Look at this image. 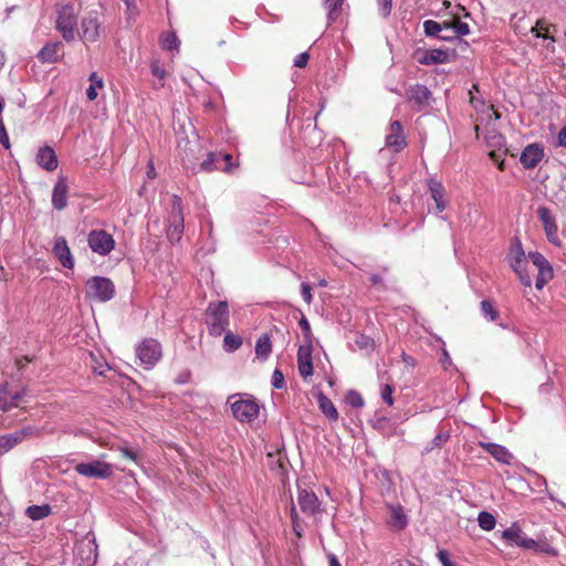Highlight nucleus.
<instances>
[{
	"mask_svg": "<svg viewBox=\"0 0 566 566\" xmlns=\"http://www.w3.org/2000/svg\"><path fill=\"white\" fill-rule=\"evenodd\" d=\"M449 436L446 434V436H442V434H438L434 439H433V442L437 447H440L443 442H446L448 440Z\"/></svg>",
	"mask_w": 566,
	"mask_h": 566,
	"instance_id": "nucleus-63",
	"label": "nucleus"
},
{
	"mask_svg": "<svg viewBox=\"0 0 566 566\" xmlns=\"http://www.w3.org/2000/svg\"><path fill=\"white\" fill-rule=\"evenodd\" d=\"M75 471L80 475L98 479H107L113 474L112 465L103 461L78 463L75 465Z\"/></svg>",
	"mask_w": 566,
	"mask_h": 566,
	"instance_id": "nucleus-11",
	"label": "nucleus"
},
{
	"mask_svg": "<svg viewBox=\"0 0 566 566\" xmlns=\"http://www.w3.org/2000/svg\"><path fill=\"white\" fill-rule=\"evenodd\" d=\"M196 147H197V145H190L189 147H186V149H185V156L182 157V160L187 168L193 169L196 166V160H195L196 158L193 156Z\"/></svg>",
	"mask_w": 566,
	"mask_h": 566,
	"instance_id": "nucleus-44",
	"label": "nucleus"
},
{
	"mask_svg": "<svg viewBox=\"0 0 566 566\" xmlns=\"http://www.w3.org/2000/svg\"><path fill=\"white\" fill-rule=\"evenodd\" d=\"M389 510H390V517L388 521L389 525L394 530H397V531L403 530L407 525V517H406V514L403 513L402 507L399 505L398 506L390 505Z\"/></svg>",
	"mask_w": 566,
	"mask_h": 566,
	"instance_id": "nucleus-28",
	"label": "nucleus"
},
{
	"mask_svg": "<svg viewBox=\"0 0 566 566\" xmlns=\"http://www.w3.org/2000/svg\"><path fill=\"white\" fill-rule=\"evenodd\" d=\"M31 361H32V358H30L29 356H23L21 358L15 359V366L19 370H22L25 367V365Z\"/></svg>",
	"mask_w": 566,
	"mask_h": 566,
	"instance_id": "nucleus-58",
	"label": "nucleus"
},
{
	"mask_svg": "<svg viewBox=\"0 0 566 566\" xmlns=\"http://www.w3.org/2000/svg\"><path fill=\"white\" fill-rule=\"evenodd\" d=\"M115 295L114 283L104 276H93L86 281L85 296L88 300L105 303Z\"/></svg>",
	"mask_w": 566,
	"mask_h": 566,
	"instance_id": "nucleus-5",
	"label": "nucleus"
},
{
	"mask_svg": "<svg viewBox=\"0 0 566 566\" xmlns=\"http://www.w3.org/2000/svg\"><path fill=\"white\" fill-rule=\"evenodd\" d=\"M438 558L441 562L442 566H455L449 558V554L444 549H440L438 552Z\"/></svg>",
	"mask_w": 566,
	"mask_h": 566,
	"instance_id": "nucleus-57",
	"label": "nucleus"
},
{
	"mask_svg": "<svg viewBox=\"0 0 566 566\" xmlns=\"http://www.w3.org/2000/svg\"><path fill=\"white\" fill-rule=\"evenodd\" d=\"M36 164L48 170L53 171L56 169L59 160L54 149L50 146L40 147L35 156Z\"/></svg>",
	"mask_w": 566,
	"mask_h": 566,
	"instance_id": "nucleus-21",
	"label": "nucleus"
},
{
	"mask_svg": "<svg viewBox=\"0 0 566 566\" xmlns=\"http://www.w3.org/2000/svg\"><path fill=\"white\" fill-rule=\"evenodd\" d=\"M77 15L78 10L70 2L56 6L55 28L67 42L75 39Z\"/></svg>",
	"mask_w": 566,
	"mask_h": 566,
	"instance_id": "nucleus-3",
	"label": "nucleus"
},
{
	"mask_svg": "<svg viewBox=\"0 0 566 566\" xmlns=\"http://www.w3.org/2000/svg\"><path fill=\"white\" fill-rule=\"evenodd\" d=\"M325 6L328 9L327 21L328 24L336 22L343 11V4H339L335 0H325Z\"/></svg>",
	"mask_w": 566,
	"mask_h": 566,
	"instance_id": "nucleus-34",
	"label": "nucleus"
},
{
	"mask_svg": "<svg viewBox=\"0 0 566 566\" xmlns=\"http://www.w3.org/2000/svg\"><path fill=\"white\" fill-rule=\"evenodd\" d=\"M544 157V148L539 144L527 145L520 157V161L525 169L535 168Z\"/></svg>",
	"mask_w": 566,
	"mask_h": 566,
	"instance_id": "nucleus-16",
	"label": "nucleus"
},
{
	"mask_svg": "<svg viewBox=\"0 0 566 566\" xmlns=\"http://www.w3.org/2000/svg\"><path fill=\"white\" fill-rule=\"evenodd\" d=\"M185 229V218L182 211V200L179 196H174L171 200V211L167 220L166 235L170 243H177L181 240Z\"/></svg>",
	"mask_w": 566,
	"mask_h": 566,
	"instance_id": "nucleus-4",
	"label": "nucleus"
},
{
	"mask_svg": "<svg viewBox=\"0 0 566 566\" xmlns=\"http://www.w3.org/2000/svg\"><path fill=\"white\" fill-rule=\"evenodd\" d=\"M548 31V28L544 25L543 20H538L536 22V25L532 28L531 32L536 38H544V39H551L552 41H555L553 36H549L546 32Z\"/></svg>",
	"mask_w": 566,
	"mask_h": 566,
	"instance_id": "nucleus-45",
	"label": "nucleus"
},
{
	"mask_svg": "<svg viewBox=\"0 0 566 566\" xmlns=\"http://www.w3.org/2000/svg\"><path fill=\"white\" fill-rule=\"evenodd\" d=\"M147 177L154 179L156 177V170L153 161L150 160L147 166Z\"/></svg>",
	"mask_w": 566,
	"mask_h": 566,
	"instance_id": "nucleus-61",
	"label": "nucleus"
},
{
	"mask_svg": "<svg viewBox=\"0 0 566 566\" xmlns=\"http://www.w3.org/2000/svg\"><path fill=\"white\" fill-rule=\"evenodd\" d=\"M312 287L310 284L307 283H302L301 284V292H302V296H303V300L305 301L306 304H311L312 301H313V296H312Z\"/></svg>",
	"mask_w": 566,
	"mask_h": 566,
	"instance_id": "nucleus-54",
	"label": "nucleus"
},
{
	"mask_svg": "<svg viewBox=\"0 0 566 566\" xmlns=\"http://www.w3.org/2000/svg\"><path fill=\"white\" fill-rule=\"evenodd\" d=\"M328 566H342L338 558L334 554L328 555Z\"/></svg>",
	"mask_w": 566,
	"mask_h": 566,
	"instance_id": "nucleus-64",
	"label": "nucleus"
},
{
	"mask_svg": "<svg viewBox=\"0 0 566 566\" xmlns=\"http://www.w3.org/2000/svg\"><path fill=\"white\" fill-rule=\"evenodd\" d=\"M178 44H179L178 38L174 32L166 34L161 39V46L164 50H167V51L177 50Z\"/></svg>",
	"mask_w": 566,
	"mask_h": 566,
	"instance_id": "nucleus-42",
	"label": "nucleus"
},
{
	"mask_svg": "<svg viewBox=\"0 0 566 566\" xmlns=\"http://www.w3.org/2000/svg\"><path fill=\"white\" fill-rule=\"evenodd\" d=\"M479 526L484 531H492L495 527L496 520L489 512H481L478 516Z\"/></svg>",
	"mask_w": 566,
	"mask_h": 566,
	"instance_id": "nucleus-39",
	"label": "nucleus"
},
{
	"mask_svg": "<svg viewBox=\"0 0 566 566\" xmlns=\"http://www.w3.org/2000/svg\"><path fill=\"white\" fill-rule=\"evenodd\" d=\"M88 247L94 253L107 255L115 247L113 237L105 230H92L87 237Z\"/></svg>",
	"mask_w": 566,
	"mask_h": 566,
	"instance_id": "nucleus-8",
	"label": "nucleus"
},
{
	"mask_svg": "<svg viewBox=\"0 0 566 566\" xmlns=\"http://www.w3.org/2000/svg\"><path fill=\"white\" fill-rule=\"evenodd\" d=\"M527 549H533L549 556H557L558 554L557 549L547 541H534V545L528 546Z\"/></svg>",
	"mask_w": 566,
	"mask_h": 566,
	"instance_id": "nucleus-37",
	"label": "nucleus"
},
{
	"mask_svg": "<svg viewBox=\"0 0 566 566\" xmlns=\"http://www.w3.org/2000/svg\"><path fill=\"white\" fill-rule=\"evenodd\" d=\"M503 538H505V539H507V541H510L512 543H515L517 546L523 547V548H528V546L534 545V539L533 538H528L521 531V528L516 527V526H512V527L506 528L503 532Z\"/></svg>",
	"mask_w": 566,
	"mask_h": 566,
	"instance_id": "nucleus-26",
	"label": "nucleus"
},
{
	"mask_svg": "<svg viewBox=\"0 0 566 566\" xmlns=\"http://www.w3.org/2000/svg\"><path fill=\"white\" fill-rule=\"evenodd\" d=\"M150 70L155 77L158 78L159 85L157 87H164L165 85V78L167 76V71L163 66L159 60H153L150 63Z\"/></svg>",
	"mask_w": 566,
	"mask_h": 566,
	"instance_id": "nucleus-38",
	"label": "nucleus"
},
{
	"mask_svg": "<svg viewBox=\"0 0 566 566\" xmlns=\"http://www.w3.org/2000/svg\"><path fill=\"white\" fill-rule=\"evenodd\" d=\"M558 143L560 146L566 147V125L560 129L558 134Z\"/></svg>",
	"mask_w": 566,
	"mask_h": 566,
	"instance_id": "nucleus-60",
	"label": "nucleus"
},
{
	"mask_svg": "<svg viewBox=\"0 0 566 566\" xmlns=\"http://www.w3.org/2000/svg\"><path fill=\"white\" fill-rule=\"evenodd\" d=\"M415 59L422 65L447 63L449 62V53L441 49L418 50L415 53Z\"/></svg>",
	"mask_w": 566,
	"mask_h": 566,
	"instance_id": "nucleus-17",
	"label": "nucleus"
},
{
	"mask_svg": "<svg viewBox=\"0 0 566 566\" xmlns=\"http://www.w3.org/2000/svg\"><path fill=\"white\" fill-rule=\"evenodd\" d=\"M51 506L49 504L44 505H30L25 510V514L33 521L42 520L51 514Z\"/></svg>",
	"mask_w": 566,
	"mask_h": 566,
	"instance_id": "nucleus-30",
	"label": "nucleus"
},
{
	"mask_svg": "<svg viewBox=\"0 0 566 566\" xmlns=\"http://www.w3.org/2000/svg\"><path fill=\"white\" fill-rule=\"evenodd\" d=\"M272 385L276 389H281L283 387V385H284V376H283V374L279 369H275L273 371Z\"/></svg>",
	"mask_w": 566,
	"mask_h": 566,
	"instance_id": "nucleus-53",
	"label": "nucleus"
},
{
	"mask_svg": "<svg viewBox=\"0 0 566 566\" xmlns=\"http://www.w3.org/2000/svg\"><path fill=\"white\" fill-rule=\"evenodd\" d=\"M432 93L422 84L410 85L406 90V99L411 103L417 112L423 111L430 105Z\"/></svg>",
	"mask_w": 566,
	"mask_h": 566,
	"instance_id": "nucleus-10",
	"label": "nucleus"
},
{
	"mask_svg": "<svg viewBox=\"0 0 566 566\" xmlns=\"http://www.w3.org/2000/svg\"><path fill=\"white\" fill-rule=\"evenodd\" d=\"M99 38V22L97 13L92 12L83 18L81 23V39L84 42H96Z\"/></svg>",
	"mask_w": 566,
	"mask_h": 566,
	"instance_id": "nucleus-14",
	"label": "nucleus"
},
{
	"mask_svg": "<svg viewBox=\"0 0 566 566\" xmlns=\"http://www.w3.org/2000/svg\"><path fill=\"white\" fill-rule=\"evenodd\" d=\"M220 161L224 163L223 167L219 166L220 170H223L226 172H232L234 168L239 166L238 163L233 161V157L230 154H220Z\"/></svg>",
	"mask_w": 566,
	"mask_h": 566,
	"instance_id": "nucleus-43",
	"label": "nucleus"
},
{
	"mask_svg": "<svg viewBox=\"0 0 566 566\" xmlns=\"http://www.w3.org/2000/svg\"><path fill=\"white\" fill-rule=\"evenodd\" d=\"M298 325L303 332V336L306 339L308 344L312 343V333H311V326L307 321V318L303 315L298 322Z\"/></svg>",
	"mask_w": 566,
	"mask_h": 566,
	"instance_id": "nucleus-49",
	"label": "nucleus"
},
{
	"mask_svg": "<svg viewBox=\"0 0 566 566\" xmlns=\"http://www.w3.org/2000/svg\"><path fill=\"white\" fill-rule=\"evenodd\" d=\"M67 178L60 176L52 192V205L56 210H63L67 206Z\"/></svg>",
	"mask_w": 566,
	"mask_h": 566,
	"instance_id": "nucleus-18",
	"label": "nucleus"
},
{
	"mask_svg": "<svg viewBox=\"0 0 566 566\" xmlns=\"http://www.w3.org/2000/svg\"><path fill=\"white\" fill-rule=\"evenodd\" d=\"M124 3L126 4V8H127V15H128V19H135L139 11H138V8L136 6V1L135 0H123Z\"/></svg>",
	"mask_w": 566,
	"mask_h": 566,
	"instance_id": "nucleus-51",
	"label": "nucleus"
},
{
	"mask_svg": "<svg viewBox=\"0 0 566 566\" xmlns=\"http://www.w3.org/2000/svg\"><path fill=\"white\" fill-rule=\"evenodd\" d=\"M537 216L544 226L545 234L548 241L553 244H558V227L551 210L547 207H539L537 209Z\"/></svg>",
	"mask_w": 566,
	"mask_h": 566,
	"instance_id": "nucleus-15",
	"label": "nucleus"
},
{
	"mask_svg": "<svg viewBox=\"0 0 566 566\" xmlns=\"http://www.w3.org/2000/svg\"><path fill=\"white\" fill-rule=\"evenodd\" d=\"M136 355L140 359L142 364L146 365L147 367H153L161 358V345L154 338L144 339L136 347Z\"/></svg>",
	"mask_w": 566,
	"mask_h": 566,
	"instance_id": "nucleus-7",
	"label": "nucleus"
},
{
	"mask_svg": "<svg viewBox=\"0 0 566 566\" xmlns=\"http://www.w3.org/2000/svg\"><path fill=\"white\" fill-rule=\"evenodd\" d=\"M428 187L431 199L436 205V213H441L447 208V202L444 200L446 189L440 181L434 179L428 180Z\"/></svg>",
	"mask_w": 566,
	"mask_h": 566,
	"instance_id": "nucleus-22",
	"label": "nucleus"
},
{
	"mask_svg": "<svg viewBox=\"0 0 566 566\" xmlns=\"http://www.w3.org/2000/svg\"><path fill=\"white\" fill-rule=\"evenodd\" d=\"M369 281H370L371 285H375V286L379 285L382 289H385L382 279L379 274H371Z\"/></svg>",
	"mask_w": 566,
	"mask_h": 566,
	"instance_id": "nucleus-59",
	"label": "nucleus"
},
{
	"mask_svg": "<svg viewBox=\"0 0 566 566\" xmlns=\"http://www.w3.org/2000/svg\"><path fill=\"white\" fill-rule=\"evenodd\" d=\"M402 363L405 367L409 369H413L417 366V359L410 355H407L405 352L401 355Z\"/></svg>",
	"mask_w": 566,
	"mask_h": 566,
	"instance_id": "nucleus-56",
	"label": "nucleus"
},
{
	"mask_svg": "<svg viewBox=\"0 0 566 566\" xmlns=\"http://www.w3.org/2000/svg\"><path fill=\"white\" fill-rule=\"evenodd\" d=\"M348 403L354 408H360L364 406V398L355 390H350L347 395Z\"/></svg>",
	"mask_w": 566,
	"mask_h": 566,
	"instance_id": "nucleus-47",
	"label": "nucleus"
},
{
	"mask_svg": "<svg viewBox=\"0 0 566 566\" xmlns=\"http://www.w3.org/2000/svg\"><path fill=\"white\" fill-rule=\"evenodd\" d=\"M272 352V342L268 334L261 335L255 344V354L258 357L266 358Z\"/></svg>",
	"mask_w": 566,
	"mask_h": 566,
	"instance_id": "nucleus-31",
	"label": "nucleus"
},
{
	"mask_svg": "<svg viewBox=\"0 0 566 566\" xmlns=\"http://www.w3.org/2000/svg\"><path fill=\"white\" fill-rule=\"evenodd\" d=\"M233 417L240 422L250 423L260 413V406L254 399H238L231 403Z\"/></svg>",
	"mask_w": 566,
	"mask_h": 566,
	"instance_id": "nucleus-6",
	"label": "nucleus"
},
{
	"mask_svg": "<svg viewBox=\"0 0 566 566\" xmlns=\"http://www.w3.org/2000/svg\"><path fill=\"white\" fill-rule=\"evenodd\" d=\"M53 253L64 268H74V259L64 237L55 238Z\"/></svg>",
	"mask_w": 566,
	"mask_h": 566,
	"instance_id": "nucleus-19",
	"label": "nucleus"
},
{
	"mask_svg": "<svg viewBox=\"0 0 566 566\" xmlns=\"http://www.w3.org/2000/svg\"><path fill=\"white\" fill-rule=\"evenodd\" d=\"M229 305L226 301L210 302L206 310V324L212 336H220L229 326Z\"/></svg>",
	"mask_w": 566,
	"mask_h": 566,
	"instance_id": "nucleus-2",
	"label": "nucleus"
},
{
	"mask_svg": "<svg viewBox=\"0 0 566 566\" xmlns=\"http://www.w3.org/2000/svg\"><path fill=\"white\" fill-rule=\"evenodd\" d=\"M242 345V338L231 332H227L223 338V347L228 353L235 352Z\"/></svg>",
	"mask_w": 566,
	"mask_h": 566,
	"instance_id": "nucleus-33",
	"label": "nucleus"
},
{
	"mask_svg": "<svg viewBox=\"0 0 566 566\" xmlns=\"http://www.w3.org/2000/svg\"><path fill=\"white\" fill-rule=\"evenodd\" d=\"M450 25H452V39L458 36H463L470 33L469 24L462 22L458 17H453L450 21Z\"/></svg>",
	"mask_w": 566,
	"mask_h": 566,
	"instance_id": "nucleus-36",
	"label": "nucleus"
},
{
	"mask_svg": "<svg viewBox=\"0 0 566 566\" xmlns=\"http://www.w3.org/2000/svg\"><path fill=\"white\" fill-rule=\"evenodd\" d=\"M423 29L427 36H437L441 40H451L452 36L442 35L443 25L433 20H427L423 22Z\"/></svg>",
	"mask_w": 566,
	"mask_h": 566,
	"instance_id": "nucleus-29",
	"label": "nucleus"
},
{
	"mask_svg": "<svg viewBox=\"0 0 566 566\" xmlns=\"http://www.w3.org/2000/svg\"><path fill=\"white\" fill-rule=\"evenodd\" d=\"M291 518H292V523H293L294 530H295L297 521H298V515H297L296 509L293 503H292V507H291Z\"/></svg>",
	"mask_w": 566,
	"mask_h": 566,
	"instance_id": "nucleus-62",
	"label": "nucleus"
},
{
	"mask_svg": "<svg viewBox=\"0 0 566 566\" xmlns=\"http://www.w3.org/2000/svg\"><path fill=\"white\" fill-rule=\"evenodd\" d=\"M38 430L31 426L24 427L18 431L0 436V457L10 451L24 440L36 436Z\"/></svg>",
	"mask_w": 566,
	"mask_h": 566,
	"instance_id": "nucleus-9",
	"label": "nucleus"
},
{
	"mask_svg": "<svg viewBox=\"0 0 566 566\" xmlns=\"http://www.w3.org/2000/svg\"><path fill=\"white\" fill-rule=\"evenodd\" d=\"M386 146L399 153L407 146L403 127L399 120H394L389 126V132L386 136Z\"/></svg>",
	"mask_w": 566,
	"mask_h": 566,
	"instance_id": "nucleus-13",
	"label": "nucleus"
},
{
	"mask_svg": "<svg viewBox=\"0 0 566 566\" xmlns=\"http://www.w3.org/2000/svg\"><path fill=\"white\" fill-rule=\"evenodd\" d=\"M392 394H394V387L389 384H386L381 387V390H380V396H381V399L388 405V406H392L394 405V398H392Z\"/></svg>",
	"mask_w": 566,
	"mask_h": 566,
	"instance_id": "nucleus-48",
	"label": "nucleus"
},
{
	"mask_svg": "<svg viewBox=\"0 0 566 566\" xmlns=\"http://www.w3.org/2000/svg\"><path fill=\"white\" fill-rule=\"evenodd\" d=\"M117 450L122 453V455L133 462H138L140 460V454L138 451L134 450V449H129L127 447H124V446H119L117 448Z\"/></svg>",
	"mask_w": 566,
	"mask_h": 566,
	"instance_id": "nucleus-46",
	"label": "nucleus"
},
{
	"mask_svg": "<svg viewBox=\"0 0 566 566\" xmlns=\"http://www.w3.org/2000/svg\"><path fill=\"white\" fill-rule=\"evenodd\" d=\"M23 391L10 392L7 386H0V410L9 411L20 407Z\"/></svg>",
	"mask_w": 566,
	"mask_h": 566,
	"instance_id": "nucleus-23",
	"label": "nucleus"
},
{
	"mask_svg": "<svg viewBox=\"0 0 566 566\" xmlns=\"http://www.w3.org/2000/svg\"><path fill=\"white\" fill-rule=\"evenodd\" d=\"M481 312L482 314L491 322L496 321L500 317L499 312L493 306L492 302L489 300H483L481 302Z\"/></svg>",
	"mask_w": 566,
	"mask_h": 566,
	"instance_id": "nucleus-40",
	"label": "nucleus"
},
{
	"mask_svg": "<svg viewBox=\"0 0 566 566\" xmlns=\"http://www.w3.org/2000/svg\"><path fill=\"white\" fill-rule=\"evenodd\" d=\"M297 502L301 511L305 515L314 516L321 512V501L312 490L300 489L297 492Z\"/></svg>",
	"mask_w": 566,
	"mask_h": 566,
	"instance_id": "nucleus-12",
	"label": "nucleus"
},
{
	"mask_svg": "<svg viewBox=\"0 0 566 566\" xmlns=\"http://www.w3.org/2000/svg\"><path fill=\"white\" fill-rule=\"evenodd\" d=\"M62 50L63 44L60 41L48 43L40 50L38 57L43 63H55Z\"/></svg>",
	"mask_w": 566,
	"mask_h": 566,
	"instance_id": "nucleus-25",
	"label": "nucleus"
},
{
	"mask_svg": "<svg viewBox=\"0 0 566 566\" xmlns=\"http://www.w3.org/2000/svg\"><path fill=\"white\" fill-rule=\"evenodd\" d=\"M91 85L86 90V96L90 101H94L97 97V88H102L104 86L103 78L97 75L96 72H92L90 75Z\"/></svg>",
	"mask_w": 566,
	"mask_h": 566,
	"instance_id": "nucleus-32",
	"label": "nucleus"
},
{
	"mask_svg": "<svg viewBox=\"0 0 566 566\" xmlns=\"http://www.w3.org/2000/svg\"><path fill=\"white\" fill-rule=\"evenodd\" d=\"M317 403L321 411L326 416V418L331 421H336L338 419V412L335 408L332 400L326 397L323 392L317 395Z\"/></svg>",
	"mask_w": 566,
	"mask_h": 566,
	"instance_id": "nucleus-27",
	"label": "nucleus"
},
{
	"mask_svg": "<svg viewBox=\"0 0 566 566\" xmlns=\"http://www.w3.org/2000/svg\"><path fill=\"white\" fill-rule=\"evenodd\" d=\"M297 365L300 375L307 378L313 375L312 347L311 344L300 346L297 350Z\"/></svg>",
	"mask_w": 566,
	"mask_h": 566,
	"instance_id": "nucleus-20",
	"label": "nucleus"
},
{
	"mask_svg": "<svg viewBox=\"0 0 566 566\" xmlns=\"http://www.w3.org/2000/svg\"><path fill=\"white\" fill-rule=\"evenodd\" d=\"M220 154L208 153L207 158L201 161L200 168L206 172H211L219 169Z\"/></svg>",
	"mask_w": 566,
	"mask_h": 566,
	"instance_id": "nucleus-35",
	"label": "nucleus"
},
{
	"mask_svg": "<svg viewBox=\"0 0 566 566\" xmlns=\"http://www.w3.org/2000/svg\"><path fill=\"white\" fill-rule=\"evenodd\" d=\"M0 143L2 144V146L6 149H10L11 145H10L9 136L7 134L3 120L1 118H0Z\"/></svg>",
	"mask_w": 566,
	"mask_h": 566,
	"instance_id": "nucleus-52",
	"label": "nucleus"
},
{
	"mask_svg": "<svg viewBox=\"0 0 566 566\" xmlns=\"http://www.w3.org/2000/svg\"><path fill=\"white\" fill-rule=\"evenodd\" d=\"M509 258L512 269L525 286L530 287L532 285V277L527 270V259L537 271L535 281L537 290H542L553 279V268L547 259L539 252H530L526 256L520 241L512 245Z\"/></svg>",
	"mask_w": 566,
	"mask_h": 566,
	"instance_id": "nucleus-1",
	"label": "nucleus"
},
{
	"mask_svg": "<svg viewBox=\"0 0 566 566\" xmlns=\"http://www.w3.org/2000/svg\"><path fill=\"white\" fill-rule=\"evenodd\" d=\"M377 4L380 15L387 18L392 9V0H377Z\"/></svg>",
	"mask_w": 566,
	"mask_h": 566,
	"instance_id": "nucleus-50",
	"label": "nucleus"
},
{
	"mask_svg": "<svg viewBox=\"0 0 566 566\" xmlns=\"http://www.w3.org/2000/svg\"><path fill=\"white\" fill-rule=\"evenodd\" d=\"M479 446L503 464H510L513 459V455L503 446L490 442H480Z\"/></svg>",
	"mask_w": 566,
	"mask_h": 566,
	"instance_id": "nucleus-24",
	"label": "nucleus"
},
{
	"mask_svg": "<svg viewBox=\"0 0 566 566\" xmlns=\"http://www.w3.org/2000/svg\"><path fill=\"white\" fill-rule=\"evenodd\" d=\"M355 344L359 349L366 352L373 350L375 347L374 339L364 334H359L356 336Z\"/></svg>",
	"mask_w": 566,
	"mask_h": 566,
	"instance_id": "nucleus-41",
	"label": "nucleus"
},
{
	"mask_svg": "<svg viewBox=\"0 0 566 566\" xmlns=\"http://www.w3.org/2000/svg\"><path fill=\"white\" fill-rule=\"evenodd\" d=\"M310 54L307 52H303L298 54L294 60V65L297 67H305L308 63Z\"/></svg>",
	"mask_w": 566,
	"mask_h": 566,
	"instance_id": "nucleus-55",
	"label": "nucleus"
}]
</instances>
